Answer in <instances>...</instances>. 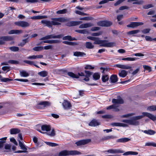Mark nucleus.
Instances as JSON below:
<instances>
[{
	"mask_svg": "<svg viewBox=\"0 0 156 156\" xmlns=\"http://www.w3.org/2000/svg\"><path fill=\"white\" fill-rule=\"evenodd\" d=\"M86 47L88 49H92L94 48V45L89 42H87L86 43Z\"/></svg>",
	"mask_w": 156,
	"mask_h": 156,
	"instance_id": "38",
	"label": "nucleus"
},
{
	"mask_svg": "<svg viewBox=\"0 0 156 156\" xmlns=\"http://www.w3.org/2000/svg\"><path fill=\"white\" fill-rule=\"evenodd\" d=\"M20 74L21 76L23 77H27L29 76V74L27 72L25 71L22 70L21 71H20Z\"/></svg>",
	"mask_w": 156,
	"mask_h": 156,
	"instance_id": "35",
	"label": "nucleus"
},
{
	"mask_svg": "<svg viewBox=\"0 0 156 156\" xmlns=\"http://www.w3.org/2000/svg\"><path fill=\"white\" fill-rule=\"evenodd\" d=\"M90 141L91 140L90 139L83 140L76 142L75 144H76L77 146H79L86 144L90 142Z\"/></svg>",
	"mask_w": 156,
	"mask_h": 156,
	"instance_id": "13",
	"label": "nucleus"
},
{
	"mask_svg": "<svg viewBox=\"0 0 156 156\" xmlns=\"http://www.w3.org/2000/svg\"><path fill=\"white\" fill-rule=\"evenodd\" d=\"M84 72L86 73V75H85V77L83 79V80L85 81H89L90 80L89 77L93 74V73L87 70H85Z\"/></svg>",
	"mask_w": 156,
	"mask_h": 156,
	"instance_id": "16",
	"label": "nucleus"
},
{
	"mask_svg": "<svg viewBox=\"0 0 156 156\" xmlns=\"http://www.w3.org/2000/svg\"><path fill=\"white\" fill-rule=\"evenodd\" d=\"M150 30L149 28L145 29L142 30V32L144 34H147L150 32Z\"/></svg>",
	"mask_w": 156,
	"mask_h": 156,
	"instance_id": "57",
	"label": "nucleus"
},
{
	"mask_svg": "<svg viewBox=\"0 0 156 156\" xmlns=\"http://www.w3.org/2000/svg\"><path fill=\"white\" fill-rule=\"evenodd\" d=\"M24 62L30 65H33L35 66L36 67L38 68H39V67L37 65L34 64V62L33 61H30L28 60H25L23 61Z\"/></svg>",
	"mask_w": 156,
	"mask_h": 156,
	"instance_id": "33",
	"label": "nucleus"
},
{
	"mask_svg": "<svg viewBox=\"0 0 156 156\" xmlns=\"http://www.w3.org/2000/svg\"><path fill=\"white\" fill-rule=\"evenodd\" d=\"M111 125L112 126H115L126 127L128 126L126 124L119 122H113L111 123Z\"/></svg>",
	"mask_w": 156,
	"mask_h": 156,
	"instance_id": "22",
	"label": "nucleus"
},
{
	"mask_svg": "<svg viewBox=\"0 0 156 156\" xmlns=\"http://www.w3.org/2000/svg\"><path fill=\"white\" fill-rule=\"evenodd\" d=\"M109 80V77L108 75H103L102 76V80L103 82L105 83Z\"/></svg>",
	"mask_w": 156,
	"mask_h": 156,
	"instance_id": "40",
	"label": "nucleus"
},
{
	"mask_svg": "<svg viewBox=\"0 0 156 156\" xmlns=\"http://www.w3.org/2000/svg\"><path fill=\"white\" fill-rule=\"evenodd\" d=\"M87 38L90 40L94 41V44H96L95 43V41H98V37H93L91 36H88L87 37Z\"/></svg>",
	"mask_w": 156,
	"mask_h": 156,
	"instance_id": "48",
	"label": "nucleus"
},
{
	"mask_svg": "<svg viewBox=\"0 0 156 156\" xmlns=\"http://www.w3.org/2000/svg\"><path fill=\"white\" fill-rule=\"evenodd\" d=\"M140 31V30H133L129 31L127 33V34L128 35H131L134 34H136Z\"/></svg>",
	"mask_w": 156,
	"mask_h": 156,
	"instance_id": "44",
	"label": "nucleus"
},
{
	"mask_svg": "<svg viewBox=\"0 0 156 156\" xmlns=\"http://www.w3.org/2000/svg\"><path fill=\"white\" fill-rule=\"evenodd\" d=\"M112 102L114 104H122L123 103V101L122 98H119L118 99H113L112 100ZM115 107V104H114L107 107V109H113V108Z\"/></svg>",
	"mask_w": 156,
	"mask_h": 156,
	"instance_id": "6",
	"label": "nucleus"
},
{
	"mask_svg": "<svg viewBox=\"0 0 156 156\" xmlns=\"http://www.w3.org/2000/svg\"><path fill=\"white\" fill-rule=\"evenodd\" d=\"M45 143L47 145L51 147H55L58 145L56 143L48 142H45Z\"/></svg>",
	"mask_w": 156,
	"mask_h": 156,
	"instance_id": "51",
	"label": "nucleus"
},
{
	"mask_svg": "<svg viewBox=\"0 0 156 156\" xmlns=\"http://www.w3.org/2000/svg\"><path fill=\"white\" fill-rule=\"evenodd\" d=\"M67 10L66 9H63L62 10H59L56 12V13L58 14H65L67 13Z\"/></svg>",
	"mask_w": 156,
	"mask_h": 156,
	"instance_id": "43",
	"label": "nucleus"
},
{
	"mask_svg": "<svg viewBox=\"0 0 156 156\" xmlns=\"http://www.w3.org/2000/svg\"><path fill=\"white\" fill-rule=\"evenodd\" d=\"M43 49V46H36L33 48V50L36 51H42Z\"/></svg>",
	"mask_w": 156,
	"mask_h": 156,
	"instance_id": "49",
	"label": "nucleus"
},
{
	"mask_svg": "<svg viewBox=\"0 0 156 156\" xmlns=\"http://www.w3.org/2000/svg\"><path fill=\"white\" fill-rule=\"evenodd\" d=\"M84 69H94V67L90 65H87L84 67Z\"/></svg>",
	"mask_w": 156,
	"mask_h": 156,
	"instance_id": "54",
	"label": "nucleus"
},
{
	"mask_svg": "<svg viewBox=\"0 0 156 156\" xmlns=\"http://www.w3.org/2000/svg\"><path fill=\"white\" fill-rule=\"evenodd\" d=\"M38 74L41 77H45L47 76L48 72L44 70L38 73Z\"/></svg>",
	"mask_w": 156,
	"mask_h": 156,
	"instance_id": "32",
	"label": "nucleus"
},
{
	"mask_svg": "<svg viewBox=\"0 0 156 156\" xmlns=\"http://www.w3.org/2000/svg\"><path fill=\"white\" fill-rule=\"evenodd\" d=\"M153 7V6L152 4H150L144 5L143 8L145 9H147Z\"/></svg>",
	"mask_w": 156,
	"mask_h": 156,
	"instance_id": "55",
	"label": "nucleus"
},
{
	"mask_svg": "<svg viewBox=\"0 0 156 156\" xmlns=\"http://www.w3.org/2000/svg\"><path fill=\"white\" fill-rule=\"evenodd\" d=\"M141 131L142 132H143L146 134L150 135H154L155 133V131L151 129H148V130H141Z\"/></svg>",
	"mask_w": 156,
	"mask_h": 156,
	"instance_id": "27",
	"label": "nucleus"
},
{
	"mask_svg": "<svg viewBox=\"0 0 156 156\" xmlns=\"http://www.w3.org/2000/svg\"><path fill=\"white\" fill-rule=\"evenodd\" d=\"M1 81V82H9L10 81L13 80L12 79H9L7 78H5V77H2L0 79Z\"/></svg>",
	"mask_w": 156,
	"mask_h": 156,
	"instance_id": "42",
	"label": "nucleus"
},
{
	"mask_svg": "<svg viewBox=\"0 0 156 156\" xmlns=\"http://www.w3.org/2000/svg\"><path fill=\"white\" fill-rule=\"evenodd\" d=\"M13 39L12 36H2L0 37V45H4L5 44V41H10Z\"/></svg>",
	"mask_w": 156,
	"mask_h": 156,
	"instance_id": "8",
	"label": "nucleus"
},
{
	"mask_svg": "<svg viewBox=\"0 0 156 156\" xmlns=\"http://www.w3.org/2000/svg\"><path fill=\"white\" fill-rule=\"evenodd\" d=\"M7 139L6 137H5L0 139V148L3 147L4 144L5 142V140Z\"/></svg>",
	"mask_w": 156,
	"mask_h": 156,
	"instance_id": "37",
	"label": "nucleus"
},
{
	"mask_svg": "<svg viewBox=\"0 0 156 156\" xmlns=\"http://www.w3.org/2000/svg\"><path fill=\"white\" fill-rule=\"evenodd\" d=\"M93 18L91 17H84L80 18V20H90L93 19Z\"/></svg>",
	"mask_w": 156,
	"mask_h": 156,
	"instance_id": "50",
	"label": "nucleus"
},
{
	"mask_svg": "<svg viewBox=\"0 0 156 156\" xmlns=\"http://www.w3.org/2000/svg\"><path fill=\"white\" fill-rule=\"evenodd\" d=\"M62 106L66 110H68L71 108L72 105L70 103L66 100H64L62 104Z\"/></svg>",
	"mask_w": 156,
	"mask_h": 156,
	"instance_id": "14",
	"label": "nucleus"
},
{
	"mask_svg": "<svg viewBox=\"0 0 156 156\" xmlns=\"http://www.w3.org/2000/svg\"><path fill=\"white\" fill-rule=\"evenodd\" d=\"M125 0H118L115 3H114V5L115 6H116L119 5L121 3Z\"/></svg>",
	"mask_w": 156,
	"mask_h": 156,
	"instance_id": "60",
	"label": "nucleus"
},
{
	"mask_svg": "<svg viewBox=\"0 0 156 156\" xmlns=\"http://www.w3.org/2000/svg\"><path fill=\"white\" fill-rule=\"evenodd\" d=\"M52 46L51 45L45 46L43 47V48L45 50H48L52 49Z\"/></svg>",
	"mask_w": 156,
	"mask_h": 156,
	"instance_id": "64",
	"label": "nucleus"
},
{
	"mask_svg": "<svg viewBox=\"0 0 156 156\" xmlns=\"http://www.w3.org/2000/svg\"><path fill=\"white\" fill-rule=\"evenodd\" d=\"M127 72L124 70H119L118 75L120 77L124 78L127 75Z\"/></svg>",
	"mask_w": 156,
	"mask_h": 156,
	"instance_id": "21",
	"label": "nucleus"
},
{
	"mask_svg": "<svg viewBox=\"0 0 156 156\" xmlns=\"http://www.w3.org/2000/svg\"><path fill=\"white\" fill-rule=\"evenodd\" d=\"M73 55L77 57H83L86 55V54L83 52L77 51L74 52Z\"/></svg>",
	"mask_w": 156,
	"mask_h": 156,
	"instance_id": "24",
	"label": "nucleus"
},
{
	"mask_svg": "<svg viewBox=\"0 0 156 156\" xmlns=\"http://www.w3.org/2000/svg\"><path fill=\"white\" fill-rule=\"evenodd\" d=\"M147 110L150 111H153L156 110V105H152L147 107Z\"/></svg>",
	"mask_w": 156,
	"mask_h": 156,
	"instance_id": "47",
	"label": "nucleus"
},
{
	"mask_svg": "<svg viewBox=\"0 0 156 156\" xmlns=\"http://www.w3.org/2000/svg\"><path fill=\"white\" fill-rule=\"evenodd\" d=\"M19 146L21 147V149L25 151H27V149L24 144L20 140L19 141Z\"/></svg>",
	"mask_w": 156,
	"mask_h": 156,
	"instance_id": "46",
	"label": "nucleus"
},
{
	"mask_svg": "<svg viewBox=\"0 0 156 156\" xmlns=\"http://www.w3.org/2000/svg\"><path fill=\"white\" fill-rule=\"evenodd\" d=\"M10 131L11 134H15L19 133L20 132V130L18 129L13 128L11 129Z\"/></svg>",
	"mask_w": 156,
	"mask_h": 156,
	"instance_id": "28",
	"label": "nucleus"
},
{
	"mask_svg": "<svg viewBox=\"0 0 156 156\" xmlns=\"http://www.w3.org/2000/svg\"><path fill=\"white\" fill-rule=\"evenodd\" d=\"M8 63L11 64H19V61L13 60H10L8 61Z\"/></svg>",
	"mask_w": 156,
	"mask_h": 156,
	"instance_id": "52",
	"label": "nucleus"
},
{
	"mask_svg": "<svg viewBox=\"0 0 156 156\" xmlns=\"http://www.w3.org/2000/svg\"><path fill=\"white\" fill-rule=\"evenodd\" d=\"M145 146H152L156 147V143L154 142H147L145 144Z\"/></svg>",
	"mask_w": 156,
	"mask_h": 156,
	"instance_id": "53",
	"label": "nucleus"
},
{
	"mask_svg": "<svg viewBox=\"0 0 156 156\" xmlns=\"http://www.w3.org/2000/svg\"><path fill=\"white\" fill-rule=\"evenodd\" d=\"M9 49L11 51L14 52L18 51L19 50V48L16 46H12L9 48Z\"/></svg>",
	"mask_w": 156,
	"mask_h": 156,
	"instance_id": "45",
	"label": "nucleus"
},
{
	"mask_svg": "<svg viewBox=\"0 0 156 156\" xmlns=\"http://www.w3.org/2000/svg\"><path fill=\"white\" fill-rule=\"evenodd\" d=\"M116 138L117 137L116 136H109L103 137L102 139V140L103 141H105L113 139Z\"/></svg>",
	"mask_w": 156,
	"mask_h": 156,
	"instance_id": "26",
	"label": "nucleus"
},
{
	"mask_svg": "<svg viewBox=\"0 0 156 156\" xmlns=\"http://www.w3.org/2000/svg\"><path fill=\"white\" fill-rule=\"evenodd\" d=\"M95 43L96 44H100V46L107 47H112L115 45V42H108L107 40H100L99 38L98 40L96 41Z\"/></svg>",
	"mask_w": 156,
	"mask_h": 156,
	"instance_id": "3",
	"label": "nucleus"
},
{
	"mask_svg": "<svg viewBox=\"0 0 156 156\" xmlns=\"http://www.w3.org/2000/svg\"><path fill=\"white\" fill-rule=\"evenodd\" d=\"M100 29V27H92L91 28L90 30L91 31H95L99 30Z\"/></svg>",
	"mask_w": 156,
	"mask_h": 156,
	"instance_id": "62",
	"label": "nucleus"
},
{
	"mask_svg": "<svg viewBox=\"0 0 156 156\" xmlns=\"http://www.w3.org/2000/svg\"><path fill=\"white\" fill-rule=\"evenodd\" d=\"M51 105L50 102L46 101H41L36 105V108L39 109H43Z\"/></svg>",
	"mask_w": 156,
	"mask_h": 156,
	"instance_id": "4",
	"label": "nucleus"
},
{
	"mask_svg": "<svg viewBox=\"0 0 156 156\" xmlns=\"http://www.w3.org/2000/svg\"><path fill=\"white\" fill-rule=\"evenodd\" d=\"M142 114L143 115L133 117L130 119L123 120H122V122L128 123L130 125L137 126L139 124V122L137 120L140 119L144 116L149 118L153 121L156 120V115L155 116L154 115L147 112H143Z\"/></svg>",
	"mask_w": 156,
	"mask_h": 156,
	"instance_id": "1",
	"label": "nucleus"
},
{
	"mask_svg": "<svg viewBox=\"0 0 156 156\" xmlns=\"http://www.w3.org/2000/svg\"><path fill=\"white\" fill-rule=\"evenodd\" d=\"M116 66L117 67L120 68L126 69H131V71L133 70V69H132V67L131 66H129L127 65L117 64L116 65Z\"/></svg>",
	"mask_w": 156,
	"mask_h": 156,
	"instance_id": "19",
	"label": "nucleus"
},
{
	"mask_svg": "<svg viewBox=\"0 0 156 156\" xmlns=\"http://www.w3.org/2000/svg\"><path fill=\"white\" fill-rule=\"evenodd\" d=\"M41 128L43 131H49L51 129L50 126H49L43 125L41 126Z\"/></svg>",
	"mask_w": 156,
	"mask_h": 156,
	"instance_id": "34",
	"label": "nucleus"
},
{
	"mask_svg": "<svg viewBox=\"0 0 156 156\" xmlns=\"http://www.w3.org/2000/svg\"><path fill=\"white\" fill-rule=\"evenodd\" d=\"M144 23L140 22H131L130 23L127 25L128 27L134 28L139 26L142 25Z\"/></svg>",
	"mask_w": 156,
	"mask_h": 156,
	"instance_id": "10",
	"label": "nucleus"
},
{
	"mask_svg": "<svg viewBox=\"0 0 156 156\" xmlns=\"http://www.w3.org/2000/svg\"><path fill=\"white\" fill-rule=\"evenodd\" d=\"M100 125V122L98 120L94 119L89 123V126H96Z\"/></svg>",
	"mask_w": 156,
	"mask_h": 156,
	"instance_id": "17",
	"label": "nucleus"
},
{
	"mask_svg": "<svg viewBox=\"0 0 156 156\" xmlns=\"http://www.w3.org/2000/svg\"><path fill=\"white\" fill-rule=\"evenodd\" d=\"M75 31L81 34H86L88 32L86 29L75 30Z\"/></svg>",
	"mask_w": 156,
	"mask_h": 156,
	"instance_id": "39",
	"label": "nucleus"
},
{
	"mask_svg": "<svg viewBox=\"0 0 156 156\" xmlns=\"http://www.w3.org/2000/svg\"><path fill=\"white\" fill-rule=\"evenodd\" d=\"M98 25L104 27H109L112 25V23L108 20H102L97 23Z\"/></svg>",
	"mask_w": 156,
	"mask_h": 156,
	"instance_id": "9",
	"label": "nucleus"
},
{
	"mask_svg": "<svg viewBox=\"0 0 156 156\" xmlns=\"http://www.w3.org/2000/svg\"><path fill=\"white\" fill-rule=\"evenodd\" d=\"M23 31L22 30H12L8 32L9 34H20L22 33Z\"/></svg>",
	"mask_w": 156,
	"mask_h": 156,
	"instance_id": "23",
	"label": "nucleus"
},
{
	"mask_svg": "<svg viewBox=\"0 0 156 156\" xmlns=\"http://www.w3.org/2000/svg\"><path fill=\"white\" fill-rule=\"evenodd\" d=\"M48 21L46 20H43L41 21V23L44 24V26H47Z\"/></svg>",
	"mask_w": 156,
	"mask_h": 156,
	"instance_id": "63",
	"label": "nucleus"
},
{
	"mask_svg": "<svg viewBox=\"0 0 156 156\" xmlns=\"http://www.w3.org/2000/svg\"><path fill=\"white\" fill-rule=\"evenodd\" d=\"M100 77V74L98 73H94L93 75V79L95 80H97L99 79Z\"/></svg>",
	"mask_w": 156,
	"mask_h": 156,
	"instance_id": "36",
	"label": "nucleus"
},
{
	"mask_svg": "<svg viewBox=\"0 0 156 156\" xmlns=\"http://www.w3.org/2000/svg\"><path fill=\"white\" fill-rule=\"evenodd\" d=\"M60 42L59 40H46L41 41L40 42V44L43 43H47L50 44H57L59 43Z\"/></svg>",
	"mask_w": 156,
	"mask_h": 156,
	"instance_id": "15",
	"label": "nucleus"
},
{
	"mask_svg": "<svg viewBox=\"0 0 156 156\" xmlns=\"http://www.w3.org/2000/svg\"><path fill=\"white\" fill-rule=\"evenodd\" d=\"M81 152L77 151H67L63 150L59 152V156H65L67 155H75L81 154Z\"/></svg>",
	"mask_w": 156,
	"mask_h": 156,
	"instance_id": "5",
	"label": "nucleus"
},
{
	"mask_svg": "<svg viewBox=\"0 0 156 156\" xmlns=\"http://www.w3.org/2000/svg\"><path fill=\"white\" fill-rule=\"evenodd\" d=\"M47 18V16H37L32 17L31 19L33 20H38L46 18Z\"/></svg>",
	"mask_w": 156,
	"mask_h": 156,
	"instance_id": "30",
	"label": "nucleus"
},
{
	"mask_svg": "<svg viewBox=\"0 0 156 156\" xmlns=\"http://www.w3.org/2000/svg\"><path fill=\"white\" fill-rule=\"evenodd\" d=\"M80 23V21H71L68 22L66 25L69 27L79 25Z\"/></svg>",
	"mask_w": 156,
	"mask_h": 156,
	"instance_id": "18",
	"label": "nucleus"
},
{
	"mask_svg": "<svg viewBox=\"0 0 156 156\" xmlns=\"http://www.w3.org/2000/svg\"><path fill=\"white\" fill-rule=\"evenodd\" d=\"M104 152H107L111 154H119L124 153V151L119 149H110L107 151H105Z\"/></svg>",
	"mask_w": 156,
	"mask_h": 156,
	"instance_id": "11",
	"label": "nucleus"
},
{
	"mask_svg": "<svg viewBox=\"0 0 156 156\" xmlns=\"http://www.w3.org/2000/svg\"><path fill=\"white\" fill-rule=\"evenodd\" d=\"M118 78L116 75H112L110 78V81L111 83H115L118 81Z\"/></svg>",
	"mask_w": 156,
	"mask_h": 156,
	"instance_id": "20",
	"label": "nucleus"
},
{
	"mask_svg": "<svg viewBox=\"0 0 156 156\" xmlns=\"http://www.w3.org/2000/svg\"><path fill=\"white\" fill-rule=\"evenodd\" d=\"M71 36L69 35H67L64 36L62 37V40H68L69 41H71Z\"/></svg>",
	"mask_w": 156,
	"mask_h": 156,
	"instance_id": "56",
	"label": "nucleus"
},
{
	"mask_svg": "<svg viewBox=\"0 0 156 156\" xmlns=\"http://www.w3.org/2000/svg\"><path fill=\"white\" fill-rule=\"evenodd\" d=\"M84 26H85V28H87L93 26V24L91 23H84Z\"/></svg>",
	"mask_w": 156,
	"mask_h": 156,
	"instance_id": "61",
	"label": "nucleus"
},
{
	"mask_svg": "<svg viewBox=\"0 0 156 156\" xmlns=\"http://www.w3.org/2000/svg\"><path fill=\"white\" fill-rule=\"evenodd\" d=\"M15 24L18 26L22 27H26L29 26V24L27 22L24 21H21L15 23Z\"/></svg>",
	"mask_w": 156,
	"mask_h": 156,
	"instance_id": "12",
	"label": "nucleus"
},
{
	"mask_svg": "<svg viewBox=\"0 0 156 156\" xmlns=\"http://www.w3.org/2000/svg\"><path fill=\"white\" fill-rule=\"evenodd\" d=\"M62 43L68 45H69L74 46L78 44L77 42H73L71 41H64L62 42Z\"/></svg>",
	"mask_w": 156,
	"mask_h": 156,
	"instance_id": "29",
	"label": "nucleus"
},
{
	"mask_svg": "<svg viewBox=\"0 0 156 156\" xmlns=\"http://www.w3.org/2000/svg\"><path fill=\"white\" fill-rule=\"evenodd\" d=\"M63 35L62 34H60L56 35H54L53 34H51L49 35H46L40 39V40H48L50 39H55V38H62Z\"/></svg>",
	"mask_w": 156,
	"mask_h": 156,
	"instance_id": "7",
	"label": "nucleus"
},
{
	"mask_svg": "<svg viewBox=\"0 0 156 156\" xmlns=\"http://www.w3.org/2000/svg\"><path fill=\"white\" fill-rule=\"evenodd\" d=\"M137 58H130V57H127L125 58H123L122 59L124 61H134L137 59Z\"/></svg>",
	"mask_w": 156,
	"mask_h": 156,
	"instance_id": "41",
	"label": "nucleus"
},
{
	"mask_svg": "<svg viewBox=\"0 0 156 156\" xmlns=\"http://www.w3.org/2000/svg\"><path fill=\"white\" fill-rule=\"evenodd\" d=\"M52 21H48L47 27L49 28L52 27V25H58L61 24L60 22H64L66 21L67 20L63 17H58L57 18H51Z\"/></svg>",
	"mask_w": 156,
	"mask_h": 156,
	"instance_id": "2",
	"label": "nucleus"
},
{
	"mask_svg": "<svg viewBox=\"0 0 156 156\" xmlns=\"http://www.w3.org/2000/svg\"><path fill=\"white\" fill-rule=\"evenodd\" d=\"M130 140V139L128 138H121L116 140V142L125 143Z\"/></svg>",
	"mask_w": 156,
	"mask_h": 156,
	"instance_id": "25",
	"label": "nucleus"
},
{
	"mask_svg": "<svg viewBox=\"0 0 156 156\" xmlns=\"http://www.w3.org/2000/svg\"><path fill=\"white\" fill-rule=\"evenodd\" d=\"M67 74L69 76L72 78L78 79L79 78V76H77V75L75 74L74 73L72 72H68Z\"/></svg>",
	"mask_w": 156,
	"mask_h": 156,
	"instance_id": "31",
	"label": "nucleus"
},
{
	"mask_svg": "<svg viewBox=\"0 0 156 156\" xmlns=\"http://www.w3.org/2000/svg\"><path fill=\"white\" fill-rule=\"evenodd\" d=\"M2 69L4 71H7V72H8L10 70V67L8 66H4L2 67Z\"/></svg>",
	"mask_w": 156,
	"mask_h": 156,
	"instance_id": "59",
	"label": "nucleus"
},
{
	"mask_svg": "<svg viewBox=\"0 0 156 156\" xmlns=\"http://www.w3.org/2000/svg\"><path fill=\"white\" fill-rule=\"evenodd\" d=\"M75 12L77 14L82 16H86L87 15V14L86 13L78 10L76 11Z\"/></svg>",
	"mask_w": 156,
	"mask_h": 156,
	"instance_id": "58",
	"label": "nucleus"
}]
</instances>
